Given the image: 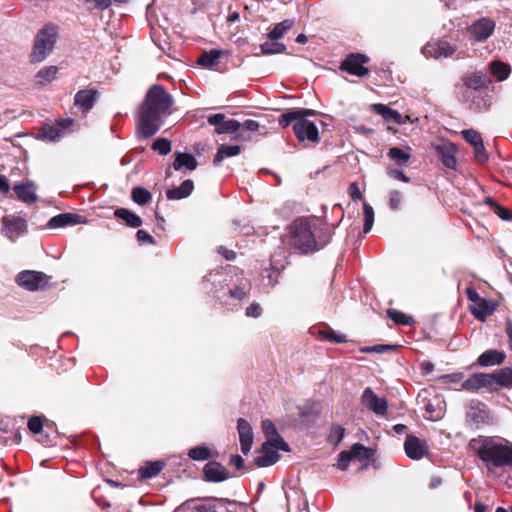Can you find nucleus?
I'll list each match as a JSON object with an SVG mask.
<instances>
[{"mask_svg":"<svg viewBox=\"0 0 512 512\" xmlns=\"http://www.w3.org/2000/svg\"><path fill=\"white\" fill-rule=\"evenodd\" d=\"M463 84L470 89L480 90L486 88L489 80L483 71L467 73L462 77Z\"/></svg>","mask_w":512,"mask_h":512,"instance_id":"a878e982","label":"nucleus"},{"mask_svg":"<svg viewBox=\"0 0 512 512\" xmlns=\"http://www.w3.org/2000/svg\"><path fill=\"white\" fill-rule=\"evenodd\" d=\"M131 198L138 205L144 206L151 201L152 194L148 189L137 186L132 189Z\"/></svg>","mask_w":512,"mask_h":512,"instance_id":"a19ab883","label":"nucleus"},{"mask_svg":"<svg viewBox=\"0 0 512 512\" xmlns=\"http://www.w3.org/2000/svg\"><path fill=\"white\" fill-rule=\"evenodd\" d=\"M402 201V194L398 190H393L389 194V206L392 210H397Z\"/></svg>","mask_w":512,"mask_h":512,"instance_id":"13d9d810","label":"nucleus"},{"mask_svg":"<svg viewBox=\"0 0 512 512\" xmlns=\"http://www.w3.org/2000/svg\"><path fill=\"white\" fill-rule=\"evenodd\" d=\"M98 97L99 91L96 88L81 89L74 96V105L86 115L93 108Z\"/></svg>","mask_w":512,"mask_h":512,"instance_id":"ddd939ff","label":"nucleus"},{"mask_svg":"<svg viewBox=\"0 0 512 512\" xmlns=\"http://www.w3.org/2000/svg\"><path fill=\"white\" fill-rule=\"evenodd\" d=\"M387 313V316L396 324L398 325H407V326H410L412 324H414V319L409 316V315H406L405 313L401 312V311H398L396 309H388L386 311Z\"/></svg>","mask_w":512,"mask_h":512,"instance_id":"37998d69","label":"nucleus"},{"mask_svg":"<svg viewBox=\"0 0 512 512\" xmlns=\"http://www.w3.org/2000/svg\"><path fill=\"white\" fill-rule=\"evenodd\" d=\"M241 147L239 145H225L222 144L213 159V164L218 166L225 158L236 156L240 153Z\"/></svg>","mask_w":512,"mask_h":512,"instance_id":"72a5a7b5","label":"nucleus"},{"mask_svg":"<svg viewBox=\"0 0 512 512\" xmlns=\"http://www.w3.org/2000/svg\"><path fill=\"white\" fill-rule=\"evenodd\" d=\"M491 74L498 80L504 81L506 80L510 73L511 67L509 64L504 63L502 61H492L489 64Z\"/></svg>","mask_w":512,"mask_h":512,"instance_id":"f704fd0d","label":"nucleus"},{"mask_svg":"<svg viewBox=\"0 0 512 512\" xmlns=\"http://www.w3.org/2000/svg\"><path fill=\"white\" fill-rule=\"evenodd\" d=\"M387 174L389 177L408 183L410 182V178L405 175V173L402 170L399 169H388Z\"/></svg>","mask_w":512,"mask_h":512,"instance_id":"69168bd1","label":"nucleus"},{"mask_svg":"<svg viewBox=\"0 0 512 512\" xmlns=\"http://www.w3.org/2000/svg\"><path fill=\"white\" fill-rule=\"evenodd\" d=\"M261 52L266 55L283 53L286 46L283 43L276 41H267L260 45Z\"/></svg>","mask_w":512,"mask_h":512,"instance_id":"49530a36","label":"nucleus"},{"mask_svg":"<svg viewBox=\"0 0 512 512\" xmlns=\"http://www.w3.org/2000/svg\"><path fill=\"white\" fill-rule=\"evenodd\" d=\"M13 191L16 197L24 203L32 204L37 200L35 186L31 182L15 184Z\"/></svg>","mask_w":512,"mask_h":512,"instance_id":"cd10ccee","label":"nucleus"},{"mask_svg":"<svg viewBox=\"0 0 512 512\" xmlns=\"http://www.w3.org/2000/svg\"><path fill=\"white\" fill-rule=\"evenodd\" d=\"M348 452L350 453L351 458L358 459L360 461L369 460L373 455L372 449L365 447L360 443L353 444Z\"/></svg>","mask_w":512,"mask_h":512,"instance_id":"58836bf2","label":"nucleus"},{"mask_svg":"<svg viewBox=\"0 0 512 512\" xmlns=\"http://www.w3.org/2000/svg\"><path fill=\"white\" fill-rule=\"evenodd\" d=\"M352 459L353 458H351L348 450L340 452L338 456L337 468L342 471L347 470L349 463Z\"/></svg>","mask_w":512,"mask_h":512,"instance_id":"5fc2aeb1","label":"nucleus"},{"mask_svg":"<svg viewBox=\"0 0 512 512\" xmlns=\"http://www.w3.org/2000/svg\"><path fill=\"white\" fill-rule=\"evenodd\" d=\"M406 455L412 460H420L429 455V447L426 441L421 440L413 434H408L404 441Z\"/></svg>","mask_w":512,"mask_h":512,"instance_id":"9b49d317","label":"nucleus"},{"mask_svg":"<svg viewBox=\"0 0 512 512\" xmlns=\"http://www.w3.org/2000/svg\"><path fill=\"white\" fill-rule=\"evenodd\" d=\"M165 467L163 461L147 462L145 466L139 469V477L141 479H150L157 476Z\"/></svg>","mask_w":512,"mask_h":512,"instance_id":"473e14b6","label":"nucleus"},{"mask_svg":"<svg viewBox=\"0 0 512 512\" xmlns=\"http://www.w3.org/2000/svg\"><path fill=\"white\" fill-rule=\"evenodd\" d=\"M249 290V287L237 286L234 289L229 290V295L234 299L242 300L248 295Z\"/></svg>","mask_w":512,"mask_h":512,"instance_id":"bf43d9fd","label":"nucleus"},{"mask_svg":"<svg viewBox=\"0 0 512 512\" xmlns=\"http://www.w3.org/2000/svg\"><path fill=\"white\" fill-rule=\"evenodd\" d=\"M193 190L194 182L191 179H187L179 187L167 190L166 197L169 200H180L190 196Z\"/></svg>","mask_w":512,"mask_h":512,"instance_id":"7c9ffc66","label":"nucleus"},{"mask_svg":"<svg viewBox=\"0 0 512 512\" xmlns=\"http://www.w3.org/2000/svg\"><path fill=\"white\" fill-rule=\"evenodd\" d=\"M217 251L228 261L234 260L236 258V253L224 246H219Z\"/></svg>","mask_w":512,"mask_h":512,"instance_id":"774afa93","label":"nucleus"},{"mask_svg":"<svg viewBox=\"0 0 512 512\" xmlns=\"http://www.w3.org/2000/svg\"><path fill=\"white\" fill-rule=\"evenodd\" d=\"M62 136L60 128L55 125H44L38 132V138L48 141H56Z\"/></svg>","mask_w":512,"mask_h":512,"instance_id":"ea45409f","label":"nucleus"},{"mask_svg":"<svg viewBox=\"0 0 512 512\" xmlns=\"http://www.w3.org/2000/svg\"><path fill=\"white\" fill-rule=\"evenodd\" d=\"M267 442H271L276 451L277 450H282L285 452L290 451L289 445L284 441V439L279 434L276 435L274 439L268 440Z\"/></svg>","mask_w":512,"mask_h":512,"instance_id":"052dcab7","label":"nucleus"},{"mask_svg":"<svg viewBox=\"0 0 512 512\" xmlns=\"http://www.w3.org/2000/svg\"><path fill=\"white\" fill-rule=\"evenodd\" d=\"M136 239L140 245L150 244L155 245V239L145 230H138L136 233Z\"/></svg>","mask_w":512,"mask_h":512,"instance_id":"4d7b16f0","label":"nucleus"},{"mask_svg":"<svg viewBox=\"0 0 512 512\" xmlns=\"http://www.w3.org/2000/svg\"><path fill=\"white\" fill-rule=\"evenodd\" d=\"M175 160L172 164V167L179 171L183 167L187 168L188 170H195L198 166V162L196 158L190 154L185 152L176 151L174 153Z\"/></svg>","mask_w":512,"mask_h":512,"instance_id":"c85d7f7f","label":"nucleus"},{"mask_svg":"<svg viewBox=\"0 0 512 512\" xmlns=\"http://www.w3.org/2000/svg\"><path fill=\"white\" fill-rule=\"evenodd\" d=\"M465 294L469 301L473 302L474 305L482 298L479 293L472 287L465 289Z\"/></svg>","mask_w":512,"mask_h":512,"instance_id":"338daca9","label":"nucleus"},{"mask_svg":"<svg viewBox=\"0 0 512 512\" xmlns=\"http://www.w3.org/2000/svg\"><path fill=\"white\" fill-rule=\"evenodd\" d=\"M79 223H82V216L74 213H61L52 217L48 222V226L55 229L73 226Z\"/></svg>","mask_w":512,"mask_h":512,"instance_id":"bb28decb","label":"nucleus"},{"mask_svg":"<svg viewBox=\"0 0 512 512\" xmlns=\"http://www.w3.org/2000/svg\"><path fill=\"white\" fill-rule=\"evenodd\" d=\"M318 112L307 108H292L281 114L278 123L282 128L293 124V132L299 142L306 140L317 143L319 141L318 128L314 122L308 120L309 116H316Z\"/></svg>","mask_w":512,"mask_h":512,"instance_id":"20e7f679","label":"nucleus"},{"mask_svg":"<svg viewBox=\"0 0 512 512\" xmlns=\"http://www.w3.org/2000/svg\"><path fill=\"white\" fill-rule=\"evenodd\" d=\"M57 73H58V67L52 65V66L44 67L41 70H39L36 77L40 84H44V83H49L52 80H54Z\"/></svg>","mask_w":512,"mask_h":512,"instance_id":"a18cd8bd","label":"nucleus"},{"mask_svg":"<svg viewBox=\"0 0 512 512\" xmlns=\"http://www.w3.org/2000/svg\"><path fill=\"white\" fill-rule=\"evenodd\" d=\"M370 58L362 53H349L340 63L339 69L350 75L360 78L369 75L370 70L365 65L369 63Z\"/></svg>","mask_w":512,"mask_h":512,"instance_id":"423d86ee","label":"nucleus"},{"mask_svg":"<svg viewBox=\"0 0 512 512\" xmlns=\"http://www.w3.org/2000/svg\"><path fill=\"white\" fill-rule=\"evenodd\" d=\"M361 402L363 406L371 410L378 416H384L388 411V402L385 398H380L372 388L367 387L362 394Z\"/></svg>","mask_w":512,"mask_h":512,"instance_id":"9d476101","label":"nucleus"},{"mask_svg":"<svg viewBox=\"0 0 512 512\" xmlns=\"http://www.w3.org/2000/svg\"><path fill=\"white\" fill-rule=\"evenodd\" d=\"M262 430H263V433L265 434V436L268 438H272V437H275L276 435H278V432H277V429H276L274 423L269 419L262 421Z\"/></svg>","mask_w":512,"mask_h":512,"instance_id":"6e6d98bb","label":"nucleus"},{"mask_svg":"<svg viewBox=\"0 0 512 512\" xmlns=\"http://www.w3.org/2000/svg\"><path fill=\"white\" fill-rule=\"evenodd\" d=\"M345 431L346 430L343 426L339 424H332L327 441L334 446H338L345 436Z\"/></svg>","mask_w":512,"mask_h":512,"instance_id":"c03bdc74","label":"nucleus"},{"mask_svg":"<svg viewBox=\"0 0 512 512\" xmlns=\"http://www.w3.org/2000/svg\"><path fill=\"white\" fill-rule=\"evenodd\" d=\"M223 55L224 51L220 49L204 51L198 56L196 63L206 69H216Z\"/></svg>","mask_w":512,"mask_h":512,"instance_id":"393cba45","label":"nucleus"},{"mask_svg":"<svg viewBox=\"0 0 512 512\" xmlns=\"http://www.w3.org/2000/svg\"><path fill=\"white\" fill-rule=\"evenodd\" d=\"M174 99L164 86L152 85L139 109L137 134L139 139H149L163 125V118L172 113Z\"/></svg>","mask_w":512,"mask_h":512,"instance_id":"f257e3e1","label":"nucleus"},{"mask_svg":"<svg viewBox=\"0 0 512 512\" xmlns=\"http://www.w3.org/2000/svg\"><path fill=\"white\" fill-rule=\"evenodd\" d=\"M114 216L117 219L124 221L127 226L132 228H139L143 224L141 217L127 208L116 209L114 211Z\"/></svg>","mask_w":512,"mask_h":512,"instance_id":"2f4dec72","label":"nucleus"},{"mask_svg":"<svg viewBox=\"0 0 512 512\" xmlns=\"http://www.w3.org/2000/svg\"><path fill=\"white\" fill-rule=\"evenodd\" d=\"M152 149L160 155H167L171 152V141L167 138H158L152 144Z\"/></svg>","mask_w":512,"mask_h":512,"instance_id":"8fccbe9b","label":"nucleus"},{"mask_svg":"<svg viewBox=\"0 0 512 512\" xmlns=\"http://www.w3.org/2000/svg\"><path fill=\"white\" fill-rule=\"evenodd\" d=\"M290 232V244L301 254L314 253L324 248L331 238L327 227H317L301 218L293 221Z\"/></svg>","mask_w":512,"mask_h":512,"instance_id":"f03ea898","label":"nucleus"},{"mask_svg":"<svg viewBox=\"0 0 512 512\" xmlns=\"http://www.w3.org/2000/svg\"><path fill=\"white\" fill-rule=\"evenodd\" d=\"M474 148V158L478 163H485L488 160V154L484 147L483 140L479 142L477 145L473 146Z\"/></svg>","mask_w":512,"mask_h":512,"instance_id":"864d4df0","label":"nucleus"},{"mask_svg":"<svg viewBox=\"0 0 512 512\" xmlns=\"http://www.w3.org/2000/svg\"><path fill=\"white\" fill-rule=\"evenodd\" d=\"M225 114L217 113L208 117L207 122L215 126L216 134L234 133L241 129V123L235 119L225 120Z\"/></svg>","mask_w":512,"mask_h":512,"instance_id":"f8f14e48","label":"nucleus"},{"mask_svg":"<svg viewBox=\"0 0 512 512\" xmlns=\"http://www.w3.org/2000/svg\"><path fill=\"white\" fill-rule=\"evenodd\" d=\"M506 359V354L503 351L489 349L483 352L477 358V364L481 367H489L501 365Z\"/></svg>","mask_w":512,"mask_h":512,"instance_id":"b1692460","label":"nucleus"},{"mask_svg":"<svg viewBox=\"0 0 512 512\" xmlns=\"http://www.w3.org/2000/svg\"><path fill=\"white\" fill-rule=\"evenodd\" d=\"M348 193L353 201H358L363 198L362 192L356 182L350 183L348 187Z\"/></svg>","mask_w":512,"mask_h":512,"instance_id":"0e129e2a","label":"nucleus"},{"mask_svg":"<svg viewBox=\"0 0 512 512\" xmlns=\"http://www.w3.org/2000/svg\"><path fill=\"white\" fill-rule=\"evenodd\" d=\"M495 29V22L490 18H481L468 27V33L471 40L483 42L487 40Z\"/></svg>","mask_w":512,"mask_h":512,"instance_id":"1a4fd4ad","label":"nucleus"},{"mask_svg":"<svg viewBox=\"0 0 512 512\" xmlns=\"http://www.w3.org/2000/svg\"><path fill=\"white\" fill-rule=\"evenodd\" d=\"M224 500L216 498H193L178 506L174 512H219Z\"/></svg>","mask_w":512,"mask_h":512,"instance_id":"6e6552de","label":"nucleus"},{"mask_svg":"<svg viewBox=\"0 0 512 512\" xmlns=\"http://www.w3.org/2000/svg\"><path fill=\"white\" fill-rule=\"evenodd\" d=\"M212 452L205 445H198L188 451V457L195 461H205L212 458Z\"/></svg>","mask_w":512,"mask_h":512,"instance_id":"79ce46f5","label":"nucleus"},{"mask_svg":"<svg viewBox=\"0 0 512 512\" xmlns=\"http://www.w3.org/2000/svg\"><path fill=\"white\" fill-rule=\"evenodd\" d=\"M3 224L6 230V236L12 241L27 230V222L21 217H4Z\"/></svg>","mask_w":512,"mask_h":512,"instance_id":"aec40b11","label":"nucleus"},{"mask_svg":"<svg viewBox=\"0 0 512 512\" xmlns=\"http://www.w3.org/2000/svg\"><path fill=\"white\" fill-rule=\"evenodd\" d=\"M484 202L502 220H506V221L512 220V211L504 206H501L494 198L486 197Z\"/></svg>","mask_w":512,"mask_h":512,"instance_id":"4c0bfd02","label":"nucleus"},{"mask_svg":"<svg viewBox=\"0 0 512 512\" xmlns=\"http://www.w3.org/2000/svg\"><path fill=\"white\" fill-rule=\"evenodd\" d=\"M27 425H28V429L33 434H42V432L44 430L43 419L40 416H32L28 420V424Z\"/></svg>","mask_w":512,"mask_h":512,"instance_id":"603ef678","label":"nucleus"},{"mask_svg":"<svg viewBox=\"0 0 512 512\" xmlns=\"http://www.w3.org/2000/svg\"><path fill=\"white\" fill-rule=\"evenodd\" d=\"M295 24L292 19H285L280 23H277L274 28L268 33V38L272 41H277L282 38L283 35L290 30Z\"/></svg>","mask_w":512,"mask_h":512,"instance_id":"c9c22d12","label":"nucleus"},{"mask_svg":"<svg viewBox=\"0 0 512 512\" xmlns=\"http://www.w3.org/2000/svg\"><path fill=\"white\" fill-rule=\"evenodd\" d=\"M456 49L447 41H438L435 43H429L423 48V54L427 57L433 58H447L455 53Z\"/></svg>","mask_w":512,"mask_h":512,"instance_id":"dca6fc26","label":"nucleus"},{"mask_svg":"<svg viewBox=\"0 0 512 512\" xmlns=\"http://www.w3.org/2000/svg\"><path fill=\"white\" fill-rule=\"evenodd\" d=\"M373 110L378 115L382 116L386 122H392L395 124L405 123L403 116L398 111L391 109L389 106L385 104H374Z\"/></svg>","mask_w":512,"mask_h":512,"instance_id":"c756f323","label":"nucleus"},{"mask_svg":"<svg viewBox=\"0 0 512 512\" xmlns=\"http://www.w3.org/2000/svg\"><path fill=\"white\" fill-rule=\"evenodd\" d=\"M488 374L491 390H496L497 387L512 388V367H504Z\"/></svg>","mask_w":512,"mask_h":512,"instance_id":"412c9836","label":"nucleus"},{"mask_svg":"<svg viewBox=\"0 0 512 512\" xmlns=\"http://www.w3.org/2000/svg\"><path fill=\"white\" fill-rule=\"evenodd\" d=\"M467 421L476 425L478 428L480 425H487L491 423L490 411L485 404L481 402L471 403L466 413Z\"/></svg>","mask_w":512,"mask_h":512,"instance_id":"4468645a","label":"nucleus"},{"mask_svg":"<svg viewBox=\"0 0 512 512\" xmlns=\"http://www.w3.org/2000/svg\"><path fill=\"white\" fill-rule=\"evenodd\" d=\"M262 308L258 303L250 304L245 311L247 317L258 318L262 315Z\"/></svg>","mask_w":512,"mask_h":512,"instance_id":"e2e57ef3","label":"nucleus"},{"mask_svg":"<svg viewBox=\"0 0 512 512\" xmlns=\"http://www.w3.org/2000/svg\"><path fill=\"white\" fill-rule=\"evenodd\" d=\"M395 346H392V345H386V344H380V345H374V346H371V347H367L365 349H363L362 351L363 352H368V353H384V352H387V351H391V350H394Z\"/></svg>","mask_w":512,"mask_h":512,"instance_id":"680f3d73","label":"nucleus"},{"mask_svg":"<svg viewBox=\"0 0 512 512\" xmlns=\"http://www.w3.org/2000/svg\"><path fill=\"white\" fill-rule=\"evenodd\" d=\"M319 333L322 339L331 343L340 344L347 342V338L345 335L339 334L329 327L324 330H321Z\"/></svg>","mask_w":512,"mask_h":512,"instance_id":"de8ad7c7","label":"nucleus"},{"mask_svg":"<svg viewBox=\"0 0 512 512\" xmlns=\"http://www.w3.org/2000/svg\"><path fill=\"white\" fill-rule=\"evenodd\" d=\"M57 34V27L52 24H47L39 30L30 54L31 62H42L51 54L57 40Z\"/></svg>","mask_w":512,"mask_h":512,"instance_id":"39448f33","label":"nucleus"},{"mask_svg":"<svg viewBox=\"0 0 512 512\" xmlns=\"http://www.w3.org/2000/svg\"><path fill=\"white\" fill-rule=\"evenodd\" d=\"M469 446L489 471L512 466V444L496 437L478 436L471 439Z\"/></svg>","mask_w":512,"mask_h":512,"instance_id":"7ed1b4c3","label":"nucleus"},{"mask_svg":"<svg viewBox=\"0 0 512 512\" xmlns=\"http://www.w3.org/2000/svg\"><path fill=\"white\" fill-rule=\"evenodd\" d=\"M437 155L441 163L449 168L455 169L457 165L456 147L453 144H444L436 147Z\"/></svg>","mask_w":512,"mask_h":512,"instance_id":"5701e85b","label":"nucleus"},{"mask_svg":"<svg viewBox=\"0 0 512 512\" xmlns=\"http://www.w3.org/2000/svg\"><path fill=\"white\" fill-rule=\"evenodd\" d=\"M237 430L239 434L241 451L247 455L253 444V430L251 425L244 418H239L237 421Z\"/></svg>","mask_w":512,"mask_h":512,"instance_id":"f3484780","label":"nucleus"},{"mask_svg":"<svg viewBox=\"0 0 512 512\" xmlns=\"http://www.w3.org/2000/svg\"><path fill=\"white\" fill-rule=\"evenodd\" d=\"M387 156L398 166H406L411 159L410 153L399 147H391Z\"/></svg>","mask_w":512,"mask_h":512,"instance_id":"e433bc0d","label":"nucleus"},{"mask_svg":"<svg viewBox=\"0 0 512 512\" xmlns=\"http://www.w3.org/2000/svg\"><path fill=\"white\" fill-rule=\"evenodd\" d=\"M497 309V303L492 300L481 298L470 308L471 314L479 321H485Z\"/></svg>","mask_w":512,"mask_h":512,"instance_id":"4be33fe9","label":"nucleus"},{"mask_svg":"<svg viewBox=\"0 0 512 512\" xmlns=\"http://www.w3.org/2000/svg\"><path fill=\"white\" fill-rule=\"evenodd\" d=\"M203 479L207 482H223L230 477L229 471L219 462L210 461L203 468Z\"/></svg>","mask_w":512,"mask_h":512,"instance_id":"2eb2a0df","label":"nucleus"},{"mask_svg":"<svg viewBox=\"0 0 512 512\" xmlns=\"http://www.w3.org/2000/svg\"><path fill=\"white\" fill-rule=\"evenodd\" d=\"M461 135L472 146L477 145L483 140L481 134L474 129L463 130Z\"/></svg>","mask_w":512,"mask_h":512,"instance_id":"3c124183","label":"nucleus"},{"mask_svg":"<svg viewBox=\"0 0 512 512\" xmlns=\"http://www.w3.org/2000/svg\"><path fill=\"white\" fill-rule=\"evenodd\" d=\"M363 214H364V225L363 231L364 233H368L371 231L373 223H374V210L371 205L367 202L363 203Z\"/></svg>","mask_w":512,"mask_h":512,"instance_id":"09e8293b","label":"nucleus"},{"mask_svg":"<svg viewBox=\"0 0 512 512\" xmlns=\"http://www.w3.org/2000/svg\"><path fill=\"white\" fill-rule=\"evenodd\" d=\"M489 378L488 373H474L462 382L461 387L463 390L469 392H477L482 388L491 390V382Z\"/></svg>","mask_w":512,"mask_h":512,"instance_id":"6ab92c4d","label":"nucleus"},{"mask_svg":"<svg viewBox=\"0 0 512 512\" xmlns=\"http://www.w3.org/2000/svg\"><path fill=\"white\" fill-rule=\"evenodd\" d=\"M50 276L41 271L23 270L16 277V283L28 290H43L49 285Z\"/></svg>","mask_w":512,"mask_h":512,"instance_id":"0eeeda50","label":"nucleus"},{"mask_svg":"<svg viewBox=\"0 0 512 512\" xmlns=\"http://www.w3.org/2000/svg\"><path fill=\"white\" fill-rule=\"evenodd\" d=\"M259 452L261 455L254 458V464L257 467H269L275 464L280 458L278 451L274 449L271 442H264Z\"/></svg>","mask_w":512,"mask_h":512,"instance_id":"a211bd4d","label":"nucleus"}]
</instances>
